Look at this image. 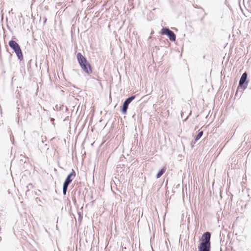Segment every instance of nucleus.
Here are the masks:
<instances>
[{"instance_id":"nucleus-4","label":"nucleus","mask_w":251,"mask_h":251,"mask_svg":"<svg viewBox=\"0 0 251 251\" xmlns=\"http://www.w3.org/2000/svg\"><path fill=\"white\" fill-rule=\"evenodd\" d=\"M75 173L74 170H72V173H70L68 176L67 177V178L66 179V180L64 183L63 188V192L64 195H66L68 185L72 181L73 178L75 177Z\"/></svg>"},{"instance_id":"nucleus-2","label":"nucleus","mask_w":251,"mask_h":251,"mask_svg":"<svg viewBox=\"0 0 251 251\" xmlns=\"http://www.w3.org/2000/svg\"><path fill=\"white\" fill-rule=\"evenodd\" d=\"M77 58L82 70L87 74H91L92 73L91 66L86 58L81 53H78L77 54Z\"/></svg>"},{"instance_id":"nucleus-11","label":"nucleus","mask_w":251,"mask_h":251,"mask_svg":"<svg viewBox=\"0 0 251 251\" xmlns=\"http://www.w3.org/2000/svg\"><path fill=\"white\" fill-rule=\"evenodd\" d=\"M1 240V237H0V241Z\"/></svg>"},{"instance_id":"nucleus-7","label":"nucleus","mask_w":251,"mask_h":251,"mask_svg":"<svg viewBox=\"0 0 251 251\" xmlns=\"http://www.w3.org/2000/svg\"><path fill=\"white\" fill-rule=\"evenodd\" d=\"M166 170V168H163L160 171H159L156 175V178H159L165 173Z\"/></svg>"},{"instance_id":"nucleus-5","label":"nucleus","mask_w":251,"mask_h":251,"mask_svg":"<svg viewBox=\"0 0 251 251\" xmlns=\"http://www.w3.org/2000/svg\"><path fill=\"white\" fill-rule=\"evenodd\" d=\"M161 34L162 35H167L171 41H175L176 40L175 34L169 28L164 27L161 29Z\"/></svg>"},{"instance_id":"nucleus-6","label":"nucleus","mask_w":251,"mask_h":251,"mask_svg":"<svg viewBox=\"0 0 251 251\" xmlns=\"http://www.w3.org/2000/svg\"><path fill=\"white\" fill-rule=\"evenodd\" d=\"M247 77V74L246 73H244L241 76L240 81L239 85L242 86L243 84L246 82Z\"/></svg>"},{"instance_id":"nucleus-10","label":"nucleus","mask_w":251,"mask_h":251,"mask_svg":"<svg viewBox=\"0 0 251 251\" xmlns=\"http://www.w3.org/2000/svg\"><path fill=\"white\" fill-rule=\"evenodd\" d=\"M203 135V131H201L196 135L195 138V141H197L199 140Z\"/></svg>"},{"instance_id":"nucleus-3","label":"nucleus","mask_w":251,"mask_h":251,"mask_svg":"<svg viewBox=\"0 0 251 251\" xmlns=\"http://www.w3.org/2000/svg\"><path fill=\"white\" fill-rule=\"evenodd\" d=\"M9 45L14 50L19 59L22 60L23 58V55L19 44L15 41L11 40L9 41Z\"/></svg>"},{"instance_id":"nucleus-8","label":"nucleus","mask_w":251,"mask_h":251,"mask_svg":"<svg viewBox=\"0 0 251 251\" xmlns=\"http://www.w3.org/2000/svg\"><path fill=\"white\" fill-rule=\"evenodd\" d=\"M128 105L124 103L123 107L122 109V111L124 114H126V113L127 109L128 108Z\"/></svg>"},{"instance_id":"nucleus-9","label":"nucleus","mask_w":251,"mask_h":251,"mask_svg":"<svg viewBox=\"0 0 251 251\" xmlns=\"http://www.w3.org/2000/svg\"><path fill=\"white\" fill-rule=\"evenodd\" d=\"M135 99V96H131L130 98H128L124 102L125 103L128 105L132 100H133Z\"/></svg>"},{"instance_id":"nucleus-1","label":"nucleus","mask_w":251,"mask_h":251,"mask_svg":"<svg viewBox=\"0 0 251 251\" xmlns=\"http://www.w3.org/2000/svg\"><path fill=\"white\" fill-rule=\"evenodd\" d=\"M211 234L206 232L203 234L201 238V243L199 246V251H210Z\"/></svg>"}]
</instances>
